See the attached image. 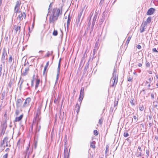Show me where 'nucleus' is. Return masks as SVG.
<instances>
[{"instance_id":"1","label":"nucleus","mask_w":158,"mask_h":158,"mask_svg":"<svg viewBox=\"0 0 158 158\" xmlns=\"http://www.w3.org/2000/svg\"><path fill=\"white\" fill-rule=\"evenodd\" d=\"M62 14V11L59 8H54L52 11L51 15H49L50 17L49 22L50 23H52L55 24V21L58 19L59 15Z\"/></svg>"},{"instance_id":"2","label":"nucleus","mask_w":158,"mask_h":158,"mask_svg":"<svg viewBox=\"0 0 158 158\" xmlns=\"http://www.w3.org/2000/svg\"><path fill=\"white\" fill-rule=\"evenodd\" d=\"M112 77L110 79V84L111 87L115 86L117 83L118 74H117L116 69H114L112 74Z\"/></svg>"},{"instance_id":"3","label":"nucleus","mask_w":158,"mask_h":158,"mask_svg":"<svg viewBox=\"0 0 158 158\" xmlns=\"http://www.w3.org/2000/svg\"><path fill=\"white\" fill-rule=\"evenodd\" d=\"M6 123L7 121L6 120L5 121H3L1 124L0 128L1 131V134H4L6 130L7 127Z\"/></svg>"},{"instance_id":"4","label":"nucleus","mask_w":158,"mask_h":158,"mask_svg":"<svg viewBox=\"0 0 158 158\" xmlns=\"http://www.w3.org/2000/svg\"><path fill=\"white\" fill-rule=\"evenodd\" d=\"M40 118L39 117V114L38 113V115L37 116V118L36 121V123L35 124V125H36V132H39L41 128V125L40 124Z\"/></svg>"},{"instance_id":"5","label":"nucleus","mask_w":158,"mask_h":158,"mask_svg":"<svg viewBox=\"0 0 158 158\" xmlns=\"http://www.w3.org/2000/svg\"><path fill=\"white\" fill-rule=\"evenodd\" d=\"M7 52L6 51L5 49L4 48L2 50V53L1 58L2 62L4 64L5 62V57L7 56Z\"/></svg>"},{"instance_id":"6","label":"nucleus","mask_w":158,"mask_h":158,"mask_svg":"<svg viewBox=\"0 0 158 158\" xmlns=\"http://www.w3.org/2000/svg\"><path fill=\"white\" fill-rule=\"evenodd\" d=\"M31 99L30 98H27L25 102H24L23 106H22V108H25L29 105V104L31 101Z\"/></svg>"},{"instance_id":"7","label":"nucleus","mask_w":158,"mask_h":158,"mask_svg":"<svg viewBox=\"0 0 158 158\" xmlns=\"http://www.w3.org/2000/svg\"><path fill=\"white\" fill-rule=\"evenodd\" d=\"M69 151L68 152V149L67 147L64 146V158H69Z\"/></svg>"},{"instance_id":"8","label":"nucleus","mask_w":158,"mask_h":158,"mask_svg":"<svg viewBox=\"0 0 158 158\" xmlns=\"http://www.w3.org/2000/svg\"><path fill=\"white\" fill-rule=\"evenodd\" d=\"M26 17V15L24 12L21 13V14L19 15L17 18V19L19 21H22L23 20V18L25 19Z\"/></svg>"},{"instance_id":"9","label":"nucleus","mask_w":158,"mask_h":158,"mask_svg":"<svg viewBox=\"0 0 158 158\" xmlns=\"http://www.w3.org/2000/svg\"><path fill=\"white\" fill-rule=\"evenodd\" d=\"M23 100V98H22V99L20 98L17 99L16 102V107L17 108H18L21 106Z\"/></svg>"},{"instance_id":"10","label":"nucleus","mask_w":158,"mask_h":158,"mask_svg":"<svg viewBox=\"0 0 158 158\" xmlns=\"http://www.w3.org/2000/svg\"><path fill=\"white\" fill-rule=\"evenodd\" d=\"M155 11V9L153 8H151L148 10L147 14V15H151L153 14Z\"/></svg>"},{"instance_id":"11","label":"nucleus","mask_w":158,"mask_h":158,"mask_svg":"<svg viewBox=\"0 0 158 158\" xmlns=\"http://www.w3.org/2000/svg\"><path fill=\"white\" fill-rule=\"evenodd\" d=\"M29 70V67H27L25 68V70L23 71V72H22L21 74L23 76H25L27 75Z\"/></svg>"},{"instance_id":"12","label":"nucleus","mask_w":158,"mask_h":158,"mask_svg":"<svg viewBox=\"0 0 158 158\" xmlns=\"http://www.w3.org/2000/svg\"><path fill=\"white\" fill-rule=\"evenodd\" d=\"M60 59L58 64V66L57 69V76H56V80H57L58 79V78L59 77V75L60 73Z\"/></svg>"},{"instance_id":"13","label":"nucleus","mask_w":158,"mask_h":158,"mask_svg":"<svg viewBox=\"0 0 158 158\" xmlns=\"http://www.w3.org/2000/svg\"><path fill=\"white\" fill-rule=\"evenodd\" d=\"M8 142V138L7 137H5L3 139L2 141L1 144L0 146L2 147L3 145L5 143H7Z\"/></svg>"},{"instance_id":"14","label":"nucleus","mask_w":158,"mask_h":158,"mask_svg":"<svg viewBox=\"0 0 158 158\" xmlns=\"http://www.w3.org/2000/svg\"><path fill=\"white\" fill-rule=\"evenodd\" d=\"M38 115V113H36V117L35 118L33 121L32 124L31 126V130H32L33 128V125H35V124L36 123V121L37 118V116Z\"/></svg>"},{"instance_id":"15","label":"nucleus","mask_w":158,"mask_h":158,"mask_svg":"<svg viewBox=\"0 0 158 158\" xmlns=\"http://www.w3.org/2000/svg\"><path fill=\"white\" fill-rule=\"evenodd\" d=\"M23 117V114L21 115L19 117H16L14 120V122H19L20 121Z\"/></svg>"},{"instance_id":"16","label":"nucleus","mask_w":158,"mask_h":158,"mask_svg":"<svg viewBox=\"0 0 158 158\" xmlns=\"http://www.w3.org/2000/svg\"><path fill=\"white\" fill-rule=\"evenodd\" d=\"M14 29L16 31V32L19 31V33L20 31L21 27L20 26H17L15 25Z\"/></svg>"},{"instance_id":"17","label":"nucleus","mask_w":158,"mask_h":158,"mask_svg":"<svg viewBox=\"0 0 158 158\" xmlns=\"http://www.w3.org/2000/svg\"><path fill=\"white\" fill-rule=\"evenodd\" d=\"M95 141H92L90 142V147L94 149L95 148Z\"/></svg>"},{"instance_id":"18","label":"nucleus","mask_w":158,"mask_h":158,"mask_svg":"<svg viewBox=\"0 0 158 158\" xmlns=\"http://www.w3.org/2000/svg\"><path fill=\"white\" fill-rule=\"evenodd\" d=\"M21 1H18L16 2V4L15 5V9H18L19 7Z\"/></svg>"},{"instance_id":"19","label":"nucleus","mask_w":158,"mask_h":158,"mask_svg":"<svg viewBox=\"0 0 158 158\" xmlns=\"http://www.w3.org/2000/svg\"><path fill=\"white\" fill-rule=\"evenodd\" d=\"M84 88L83 87H82L81 89L80 94V96H84Z\"/></svg>"},{"instance_id":"20","label":"nucleus","mask_w":158,"mask_h":158,"mask_svg":"<svg viewBox=\"0 0 158 158\" xmlns=\"http://www.w3.org/2000/svg\"><path fill=\"white\" fill-rule=\"evenodd\" d=\"M80 108V106L79 105L77 104L76 105L75 109L76 110V112L77 111V113L79 111Z\"/></svg>"},{"instance_id":"21","label":"nucleus","mask_w":158,"mask_h":158,"mask_svg":"<svg viewBox=\"0 0 158 158\" xmlns=\"http://www.w3.org/2000/svg\"><path fill=\"white\" fill-rule=\"evenodd\" d=\"M85 7V6L81 10V11L80 12L79 14L78 15V18H81V15L82 14L84 10Z\"/></svg>"},{"instance_id":"22","label":"nucleus","mask_w":158,"mask_h":158,"mask_svg":"<svg viewBox=\"0 0 158 158\" xmlns=\"http://www.w3.org/2000/svg\"><path fill=\"white\" fill-rule=\"evenodd\" d=\"M146 28V27H143V26H142L141 25L140 28V31L141 33L143 32L144 31V30Z\"/></svg>"},{"instance_id":"23","label":"nucleus","mask_w":158,"mask_h":158,"mask_svg":"<svg viewBox=\"0 0 158 158\" xmlns=\"http://www.w3.org/2000/svg\"><path fill=\"white\" fill-rule=\"evenodd\" d=\"M40 82V80L39 79H37L36 80V84L35 85V89H36L39 86Z\"/></svg>"},{"instance_id":"24","label":"nucleus","mask_w":158,"mask_h":158,"mask_svg":"<svg viewBox=\"0 0 158 158\" xmlns=\"http://www.w3.org/2000/svg\"><path fill=\"white\" fill-rule=\"evenodd\" d=\"M23 144V141H22L21 142L20 141V139H19L17 143V146H18L19 147L20 145Z\"/></svg>"},{"instance_id":"25","label":"nucleus","mask_w":158,"mask_h":158,"mask_svg":"<svg viewBox=\"0 0 158 158\" xmlns=\"http://www.w3.org/2000/svg\"><path fill=\"white\" fill-rule=\"evenodd\" d=\"M71 20V18L69 17V16L68 19L67 21V27L68 28L70 22Z\"/></svg>"},{"instance_id":"26","label":"nucleus","mask_w":158,"mask_h":158,"mask_svg":"<svg viewBox=\"0 0 158 158\" xmlns=\"http://www.w3.org/2000/svg\"><path fill=\"white\" fill-rule=\"evenodd\" d=\"M6 93L5 91H3L2 94V100L4 99L5 96H6Z\"/></svg>"},{"instance_id":"27","label":"nucleus","mask_w":158,"mask_h":158,"mask_svg":"<svg viewBox=\"0 0 158 158\" xmlns=\"http://www.w3.org/2000/svg\"><path fill=\"white\" fill-rule=\"evenodd\" d=\"M109 151V146L106 145V149L105 152L106 155H107V153Z\"/></svg>"},{"instance_id":"28","label":"nucleus","mask_w":158,"mask_h":158,"mask_svg":"<svg viewBox=\"0 0 158 158\" xmlns=\"http://www.w3.org/2000/svg\"><path fill=\"white\" fill-rule=\"evenodd\" d=\"M123 136L125 137H127L129 136V134L127 131H126L124 132Z\"/></svg>"},{"instance_id":"29","label":"nucleus","mask_w":158,"mask_h":158,"mask_svg":"<svg viewBox=\"0 0 158 158\" xmlns=\"http://www.w3.org/2000/svg\"><path fill=\"white\" fill-rule=\"evenodd\" d=\"M151 19L152 18L151 17H148L146 21V22L147 23H149L151 21Z\"/></svg>"},{"instance_id":"30","label":"nucleus","mask_w":158,"mask_h":158,"mask_svg":"<svg viewBox=\"0 0 158 158\" xmlns=\"http://www.w3.org/2000/svg\"><path fill=\"white\" fill-rule=\"evenodd\" d=\"M131 37L130 36L128 37V38L127 39L126 43V44L127 45H128V44H129V41L131 39Z\"/></svg>"},{"instance_id":"31","label":"nucleus","mask_w":158,"mask_h":158,"mask_svg":"<svg viewBox=\"0 0 158 158\" xmlns=\"http://www.w3.org/2000/svg\"><path fill=\"white\" fill-rule=\"evenodd\" d=\"M53 35L54 36H56L58 34L57 31L54 30L53 32Z\"/></svg>"},{"instance_id":"32","label":"nucleus","mask_w":158,"mask_h":158,"mask_svg":"<svg viewBox=\"0 0 158 158\" xmlns=\"http://www.w3.org/2000/svg\"><path fill=\"white\" fill-rule=\"evenodd\" d=\"M12 83H13L12 81H10L8 84V87H9L10 88L11 86V85H12Z\"/></svg>"},{"instance_id":"33","label":"nucleus","mask_w":158,"mask_h":158,"mask_svg":"<svg viewBox=\"0 0 158 158\" xmlns=\"http://www.w3.org/2000/svg\"><path fill=\"white\" fill-rule=\"evenodd\" d=\"M142 26H143V27H146L147 26V23L146 22V21H144L142 23V24L141 25Z\"/></svg>"},{"instance_id":"34","label":"nucleus","mask_w":158,"mask_h":158,"mask_svg":"<svg viewBox=\"0 0 158 158\" xmlns=\"http://www.w3.org/2000/svg\"><path fill=\"white\" fill-rule=\"evenodd\" d=\"M96 21H93V22L92 24V27H91V29H92V31L93 30L94 28V26L95 25V23Z\"/></svg>"},{"instance_id":"35","label":"nucleus","mask_w":158,"mask_h":158,"mask_svg":"<svg viewBox=\"0 0 158 158\" xmlns=\"http://www.w3.org/2000/svg\"><path fill=\"white\" fill-rule=\"evenodd\" d=\"M98 131L96 130H95L94 131V135H98Z\"/></svg>"},{"instance_id":"36","label":"nucleus","mask_w":158,"mask_h":158,"mask_svg":"<svg viewBox=\"0 0 158 158\" xmlns=\"http://www.w3.org/2000/svg\"><path fill=\"white\" fill-rule=\"evenodd\" d=\"M139 110H140L142 111L144 109V107L143 105H139Z\"/></svg>"},{"instance_id":"37","label":"nucleus","mask_w":158,"mask_h":158,"mask_svg":"<svg viewBox=\"0 0 158 158\" xmlns=\"http://www.w3.org/2000/svg\"><path fill=\"white\" fill-rule=\"evenodd\" d=\"M15 12L16 13H19L21 12L18 9L15 8L14 9Z\"/></svg>"},{"instance_id":"38","label":"nucleus","mask_w":158,"mask_h":158,"mask_svg":"<svg viewBox=\"0 0 158 158\" xmlns=\"http://www.w3.org/2000/svg\"><path fill=\"white\" fill-rule=\"evenodd\" d=\"M37 144V141H35L34 144V146L33 147V148H34L35 149L36 148Z\"/></svg>"},{"instance_id":"39","label":"nucleus","mask_w":158,"mask_h":158,"mask_svg":"<svg viewBox=\"0 0 158 158\" xmlns=\"http://www.w3.org/2000/svg\"><path fill=\"white\" fill-rule=\"evenodd\" d=\"M19 111L18 109H16L15 112V114L16 115H18L19 114Z\"/></svg>"},{"instance_id":"40","label":"nucleus","mask_w":158,"mask_h":158,"mask_svg":"<svg viewBox=\"0 0 158 158\" xmlns=\"http://www.w3.org/2000/svg\"><path fill=\"white\" fill-rule=\"evenodd\" d=\"M83 97L84 96H80L79 98V101L81 102L83 99Z\"/></svg>"},{"instance_id":"41","label":"nucleus","mask_w":158,"mask_h":158,"mask_svg":"<svg viewBox=\"0 0 158 158\" xmlns=\"http://www.w3.org/2000/svg\"><path fill=\"white\" fill-rule=\"evenodd\" d=\"M12 58L11 56H10V57L9 60H8V62L10 63L12 62Z\"/></svg>"},{"instance_id":"42","label":"nucleus","mask_w":158,"mask_h":158,"mask_svg":"<svg viewBox=\"0 0 158 158\" xmlns=\"http://www.w3.org/2000/svg\"><path fill=\"white\" fill-rule=\"evenodd\" d=\"M146 66L147 67H149L150 66V64L149 62L146 61Z\"/></svg>"},{"instance_id":"43","label":"nucleus","mask_w":158,"mask_h":158,"mask_svg":"<svg viewBox=\"0 0 158 158\" xmlns=\"http://www.w3.org/2000/svg\"><path fill=\"white\" fill-rule=\"evenodd\" d=\"M97 14H96L94 18H93V21H96V19H97Z\"/></svg>"},{"instance_id":"44","label":"nucleus","mask_w":158,"mask_h":158,"mask_svg":"<svg viewBox=\"0 0 158 158\" xmlns=\"http://www.w3.org/2000/svg\"><path fill=\"white\" fill-rule=\"evenodd\" d=\"M103 122V119L102 118L100 119L99 120V123L100 124H102Z\"/></svg>"},{"instance_id":"45","label":"nucleus","mask_w":158,"mask_h":158,"mask_svg":"<svg viewBox=\"0 0 158 158\" xmlns=\"http://www.w3.org/2000/svg\"><path fill=\"white\" fill-rule=\"evenodd\" d=\"M50 55V52L49 51H48L47 52V53L46 55L44 56L45 57H48Z\"/></svg>"},{"instance_id":"46","label":"nucleus","mask_w":158,"mask_h":158,"mask_svg":"<svg viewBox=\"0 0 158 158\" xmlns=\"http://www.w3.org/2000/svg\"><path fill=\"white\" fill-rule=\"evenodd\" d=\"M8 156V154L7 153L3 156V158H7Z\"/></svg>"},{"instance_id":"47","label":"nucleus","mask_w":158,"mask_h":158,"mask_svg":"<svg viewBox=\"0 0 158 158\" xmlns=\"http://www.w3.org/2000/svg\"><path fill=\"white\" fill-rule=\"evenodd\" d=\"M152 51L154 52H158V51L157 50L156 48H155L152 49Z\"/></svg>"},{"instance_id":"48","label":"nucleus","mask_w":158,"mask_h":158,"mask_svg":"<svg viewBox=\"0 0 158 158\" xmlns=\"http://www.w3.org/2000/svg\"><path fill=\"white\" fill-rule=\"evenodd\" d=\"M49 62L48 61L47 63H46V65H45V66L44 67L47 68V67H48V65H49Z\"/></svg>"},{"instance_id":"49","label":"nucleus","mask_w":158,"mask_h":158,"mask_svg":"<svg viewBox=\"0 0 158 158\" xmlns=\"http://www.w3.org/2000/svg\"><path fill=\"white\" fill-rule=\"evenodd\" d=\"M141 156V152L138 153L137 155V156L138 157L139 156Z\"/></svg>"},{"instance_id":"50","label":"nucleus","mask_w":158,"mask_h":158,"mask_svg":"<svg viewBox=\"0 0 158 158\" xmlns=\"http://www.w3.org/2000/svg\"><path fill=\"white\" fill-rule=\"evenodd\" d=\"M132 79V78L131 77H129L127 79V81H131Z\"/></svg>"},{"instance_id":"51","label":"nucleus","mask_w":158,"mask_h":158,"mask_svg":"<svg viewBox=\"0 0 158 158\" xmlns=\"http://www.w3.org/2000/svg\"><path fill=\"white\" fill-rule=\"evenodd\" d=\"M80 18H78H78L76 19V22L78 23H79L80 21Z\"/></svg>"},{"instance_id":"52","label":"nucleus","mask_w":158,"mask_h":158,"mask_svg":"<svg viewBox=\"0 0 158 158\" xmlns=\"http://www.w3.org/2000/svg\"><path fill=\"white\" fill-rule=\"evenodd\" d=\"M136 47L138 49H140L141 48V46L139 44H138Z\"/></svg>"},{"instance_id":"53","label":"nucleus","mask_w":158,"mask_h":158,"mask_svg":"<svg viewBox=\"0 0 158 158\" xmlns=\"http://www.w3.org/2000/svg\"><path fill=\"white\" fill-rule=\"evenodd\" d=\"M151 97L152 99H154V94L153 93L151 94Z\"/></svg>"},{"instance_id":"54","label":"nucleus","mask_w":158,"mask_h":158,"mask_svg":"<svg viewBox=\"0 0 158 158\" xmlns=\"http://www.w3.org/2000/svg\"><path fill=\"white\" fill-rule=\"evenodd\" d=\"M146 153L147 154V156H149V151L148 150H147L146 151Z\"/></svg>"},{"instance_id":"55","label":"nucleus","mask_w":158,"mask_h":158,"mask_svg":"<svg viewBox=\"0 0 158 158\" xmlns=\"http://www.w3.org/2000/svg\"><path fill=\"white\" fill-rule=\"evenodd\" d=\"M138 149H139L140 151L141 152L142 151V149L140 146L138 147Z\"/></svg>"},{"instance_id":"56","label":"nucleus","mask_w":158,"mask_h":158,"mask_svg":"<svg viewBox=\"0 0 158 158\" xmlns=\"http://www.w3.org/2000/svg\"><path fill=\"white\" fill-rule=\"evenodd\" d=\"M130 102L131 103V104L132 105H135V104L133 102V100H132L131 101H130Z\"/></svg>"},{"instance_id":"57","label":"nucleus","mask_w":158,"mask_h":158,"mask_svg":"<svg viewBox=\"0 0 158 158\" xmlns=\"http://www.w3.org/2000/svg\"><path fill=\"white\" fill-rule=\"evenodd\" d=\"M2 67H0V76H1L2 75Z\"/></svg>"},{"instance_id":"58","label":"nucleus","mask_w":158,"mask_h":158,"mask_svg":"<svg viewBox=\"0 0 158 158\" xmlns=\"http://www.w3.org/2000/svg\"><path fill=\"white\" fill-rule=\"evenodd\" d=\"M31 85L32 86H34V81H33V80H32L31 81Z\"/></svg>"},{"instance_id":"59","label":"nucleus","mask_w":158,"mask_h":158,"mask_svg":"<svg viewBox=\"0 0 158 158\" xmlns=\"http://www.w3.org/2000/svg\"><path fill=\"white\" fill-rule=\"evenodd\" d=\"M47 68L44 67V71H43V74L44 75V73H45V71L46 70V69H47Z\"/></svg>"},{"instance_id":"60","label":"nucleus","mask_w":158,"mask_h":158,"mask_svg":"<svg viewBox=\"0 0 158 158\" xmlns=\"http://www.w3.org/2000/svg\"><path fill=\"white\" fill-rule=\"evenodd\" d=\"M148 118L149 119V120H151L152 119V115H148Z\"/></svg>"},{"instance_id":"61","label":"nucleus","mask_w":158,"mask_h":158,"mask_svg":"<svg viewBox=\"0 0 158 158\" xmlns=\"http://www.w3.org/2000/svg\"><path fill=\"white\" fill-rule=\"evenodd\" d=\"M133 118L135 120L137 119V117H136V116L135 115L133 117Z\"/></svg>"},{"instance_id":"62","label":"nucleus","mask_w":158,"mask_h":158,"mask_svg":"<svg viewBox=\"0 0 158 158\" xmlns=\"http://www.w3.org/2000/svg\"><path fill=\"white\" fill-rule=\"evenodd\" d=\"M28 150H29V147H27V149L26 150V152L27 153V152L28 151Z\"/></svg>"},{"instance_id":"63","label":"nucleus","mask_w":158,"mask_h":158,"mask_svg":"<svg viewBox=\"0 0 158 158\" xmlns=\"http://www.w3.org/2000/svg\"><path fill=\"white\" fill-rule=\"evenodd\" d=\"M138 66L139 67L141 66H142V64L140 63H139L138 64Z\"/></svg>"},{"instance_id":"64","label":"nucleus","mask_w":158,"mask_h":158,"mask_svg":"<svg viewBox=\"0 0 158 158\" xmlns=\"http://www.w3.org/2000/svg\"><path fill=\"white\" fill-rule=\"evenodd\" d=\"M9 148H7L5 150L6 152H8L9 151Z\"/></svg>"}]
</instances>
